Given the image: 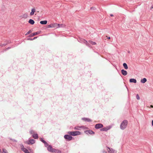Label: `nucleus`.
I'll return each instance as SVG.
<instances>
[{
    "label": "nucleus",
    "instance_id": "nucleus-21",
    "mask_svg": "<svg viewBox=\"0 0 153 153\" xmlns=\"http://www.w3.org/2000/svg\"><path fill=\"white\" fill-rule=\"evenodd\" d=\"M32 136L35 139H37L38 137L37 134H33L32 135Z\"/></svg>",
    "mask_w": 153,
    "mask_h": 153
},
{
    "label": "nucleus",
    "instance_id": "nucleus-23",
    "mask_svg": "<svg viewBox=\"0 0 153 153\" xmlns=\"http://www.w3.org/2000/svg\"><path fill=\"white\" fill-rule=\"evenodd\" d=\"M123 65L125 69H127L128 68L127 65L126 63H124L123 64Z\"/></svg>",
    "mask_w": 153,
    "mask_h": 153
},
{
    "label": "nucleus",
    "instance_id": "nucleus-37",
    "mask_svg": "<svg viewBox=\"0 0 153 153\" xmlns=\"http://www.w3.org/2000/svg\"><path fill=\"white\" fill-rule=\"evenodd\" d=\"M10 47H8V48H7L5 49V51L7 50H8V49H10Z\"/></svg>",
    "mask_w": 153,
    "mask_h": 153
},
{
    "label": "nucleus",
    "instance_id": "nucleus-35",
    "mask_svg": "<svg viewBox=\"0 0 153 153\" xmlns=\"http://www.w3.org/2000/svg\"><path fill=\"white\" fill-rule=\"evenodd\" d=\"M27 40H33V39H30V38H28L27 39Z\"/></svg>",
    "mask_w": 153,
    "mask_h": 153
},
{
    "label": "nucleus",
    "instance_id": "nucleus-31",
    "mask_svg": "<svg viewBox=\"0 0 153 153\" xmlns=\"http://www.w3.org/2000/svg\"><path fill=\"white\" fill-rule=\"evenodd\" d=\"M31 32L30 30H29L26 34L25 35H27L29 34Z\"/></svg>",
    "mask_w": 153,
    "mask_h": 153
},
{
    "label": "nucleus",
    "instance_id": "nucleus-18",
    "mask_svg": "<svg viewBox=\"0 0 153 153\" xmlns=\"http://www.w3.org/2000/svg\"><path fill=\"white\" fill-rule=\"evenodd\" d=\"M47 23V21L46 20L42 21L40 22V23L42 25H45Z\"/></svg>",
    "mask_w": 153,
    "mask_h": 153
},
{
    "label": "nucleus",
    "instance_id": "nucleus-44",
    "mask_svg": "<svg viewBox=\"0 0 153 153\" xmlns=\"http://www.w3.org/2000/svg\"><path fill=\"white\" fill-rule=\"evenodd\" d=\"M110 16H113V15L112 14H110Z\"/></svg>",
    "mask_w": 153,
    "mask_h": 153
},
{
    "label": "nucleus",
    "instance_id": "nucleus-8",
    "mask_svg": "<svg viewBox=\"0 0 153 153\" xmlns=\"http://www.w3.org/2000/svg\"><path fill=\"white\" fill-rule=\"evenodd\" d=\"M85 132L87 134H94V132L91 130H88L85 131Z\"/></svg>",
    "mask_w": 153,
    "mask_h": 153
},
{
    "label": "nucleus",
    "instance_id": "nucleus-43",
    "mask_svg": "<svg viewBox=\"0 0 153 153\" xmlns=\"http://www.w3.org/2000/svg\"><path fill=\"white\" fill-rule=\"evenodd\" d=\"M150 106L152 108H153V105H151Z\"/></svg>",
    "mask_w": 153,
    "mask_h": 153
},
{
    "label": "nucleus",
    "instance_id": "nucleus-24",
    "mask_svg": "<svg viewBox=\"0 0 153 153\" xmlns=\"http://www.w3.org/2000/svg\"><path fill=\"white\" fill-rule=\"evenodd\" d=\"M88 42L89 43L91 44L92 45H95L96 44V43L95 42H92L91 41H88Z\"/></svg>",
    "mask_w": 153,
    "mask_h": 153
},
{
    "label": "nucleus",
    "instance_id": "nucleus-26",
    "mask_svg": "<svg viewBox=\"0 0 153 153\" xmlns=\"http://www.w3.org/2000/svg\"><path fill=\"white\" fill-rule=\"evenodd\" d=\"M82 42L84 43L86 45H88V42H87V41H86V40H85V39H83L82 40Z\"/></svg>",
    "mask_w": 153,
    "mask_h": 153
},
{
    "label": "nucleus",
    "instance_id": "nucleus-9",
    "mask_svg": "<svg viewBox=\"0 0 153 153\" xmlns=\"http://www.w3.org/2000/svg\"><path fill=\"white\" fill-rule=\"evenodd\" d=\"M103 127V125L101 123L96 124L95 126V128L96 129H99L102 128Z\"/></svg>",
    "mask_w": 153,
    "mask_h": 153
},
{
    "label": "nucleus",
    "instance_id": "nucleus-15",
    "mask_svg": "<svg viewBox=\"0 0 153 153\" xmlns=\"http://www.w3.org/2000/svg\"><path fill=\"white\" fill-rule=\"evenodd\" d=\"M84 127H85L83 126H77L74 127V129L75 130H79L80 129V128H84Z\"/></svg>",
    "mask_w": 153,
    "mask_h": 153
},
{
    "label": "nucleus",
    "instance_id": "nucleus-10",
    "mask_svg": "<svg viewBox=\"0 0 153 153\" xmlns=\"http://www.w3.org/2000/svg\"><path fill=\"white\" fill-rule=\"evenodd\" d=\"M55 25H56V28L58 27H63L65 26V25L64 24H54Z\"/></svg>",
    "mask_w": 153,
    "mask_h": 153
},
{
    "label": "nucleus",
    "instance_id": "nucleus-27",
    "mask_svg": "<svg viewBox=\"0 0 153 153\" xmlns=\"http://www.w3.org/2000/svg\"><path fill=\"white\" fill-rule=\"evenodd\" d=\"M2 153H7V152L5 149H3V152Z\"/></svg>",
    "mask_w": 153,
    "mask_h": 153
},
{
    "label": "nucleus",
    "instance_id": "nucleus-6",
    "mask_svg": "<svg viewBox=\"0 0 153 153\" xmlns=\"http://www.w3.org/2000/svg\"><path fill=\"white\" fill-rule=\"evenodd\" d=\"M35 142V140L33 139H29L27 143L28 144H33Z\"/></svg>",
    "mask_w": 153,
    "mask_h": 153
},
{
    "label": "nucleus",
    "instance_id": "nucleus-19",
    "mask_svg": "<svg viewBox=\"0 0 153 153\" xmlns=\"http://www.w3.org/2000/svg\"><path fill=\"white\" fill-rule=\"evenodd\" d=\"M28 22L30 24L33 25L34 23L35 22L33 19H30L28 21Z\"/></svg>",
    "mask_w": 153,
    "mask_h": 153
},
{
    "label": "nucleus",
    "instance_id": "nucleus-36",
    "mask_svg": "<svg viewBox=\"0 0 153 153\" xmlns=\"http://www.w3.org/2000/svg\"><path fill=\"white\" fill-rule=\"evenodd\" d=\"M102 153H107V152L103 150L102 151Z\"/></svg>",
    "mask_w": 153,
    "mask_h": 153
},
{
    "label": "nucleus",
    "instance_id": "nucleus-45",
    "mask_svg": "<svg viewBox=\"0 0 153 153\" xmlns=\"http://www.w3.org/2000/svg\"><path fill=\"white\" fill-rule=\"evenodd\" d=\"M153 8V6H152V7H151V9H152Z\"/></svg>",
    "mask_w": 153,
    "mask_h": 153
},
{
    "label": "nucleus",
    "instance_id": "nucleus-1",
    "mask_svg": "<svg viewBox=\"0 0 153 153\" xmlns=\"http://www.w3.org/2000/svg\"><path fill=\"white\" fill-rule=\"evenodd\" d=\"M128 122L127 120H124L121 123L120 128L122 130L124 129L127 126Z\"/></svg>",
    "mask_w": 153,
    "mask_h": 153
},
{
    "label": "nucleus",
    "instance_id": "nucleus-34",
    "mask_svg": "<svg viewBox=\"0 0 153 153\" xmlns=\"http://www.w3.org/2000/svg\"><path fill=\"white\" fill-rule=\"evenodd\" d=\"M10 140H12L13 141H14V142H17L16 140H14V139H10Z\"/></svg>",
    "mask_w": 153,
    "mask_h": 153
},
{
    "label": "nucleus",
    "instance_id": "nucleus-11",
    "mask_svg": "<svg viewBox=\"0 0 153 153\" xmlns=\"http://www.w3.org/2000/svg\"><path fill=\"white\" fill-rule=\"evenodd\" d=\"M53 149L51 145H49V146L47 147V149L49 152H53V149Z\"/></svg>",
    "mask_w": 153,
    "mask_h": 153
},
{
    "label": "nucleus",
    "instance_id": "nucleus-41",
    "mask_svg": "<svg viewBox=\"0 0 153 153\" xmlns=\"http://www.w3.org/2000/svg\"><path fill=\"white\" fill-rule=\"evenodd\" d=\"M152 126H153V120L152 121Z\"/></svg>",
    "mask_w": 153,
    "mask_h": 153
},
{
    "label": "nucleus",
    "instance_id": "nucleus-7",
    "mask_svg": "<svg viewBox=\"0 0 153 153\" xmlns=\"http://www.w3.org/2000/svg\"><path fill=\"white\" fill-rule=\"evenodd\" d=\"M111 127V126H107L106 127L103 128H102L100 129L101 131H107L108 130L110 129Z\"/></svg>",
    "mask_w": 153,
    "mask_h": 153
},
{
    "label": "nucleus",
    "instance_id": "nucleus-12",
    "mask_svg": "<svg viewBox=\"0 0 153 153\" xmlns=\"http://www.w3.org/2000/svg\"><path fill=\"white\" fill-rule=\"evenodd\" d=\"M40 33V32H36L30 34V35L29 36V37H33V36H34L35 35L39 34Z\"/></svg>",
    "mask_w": 153,
    "mask_h": 153
},
{
    "label": "nucleus",
    "instance_id": "nucleus-2",
    "mask_svg": "<svg viewBox=\"0 0 153 153\" xmlns=\"http://www.w3.org/2000/svg\"><path fill=\"white\" fill-rule=\"evenodd\" d=\"M68 134L69 135H71L75 136L77 135H80L81 134V132L78 131H69L68 132Z\"/></svg>",
    "mask_w": 153,
    "mask_h": 153
},
{
    "label": "nucleus",
    "instance_id": "nucleus-25",
    "mask_svg": "<svg viewBox=\"0 0 153 153\" xmlns=\"http://www.w3.org/2000/svg\"><path fill=\"white\" fill-rule=\"evenodd\" d=\"M56 25H55L54 24L50 25H48V27H56Z\"/></svg>",
    "mask_w": 153,
    "mask_h": 153
},
{
    "label": "nucleus",
    "instance_id": "nucleus-5",
    "mask_svg": "<svg viewBox=\"0 0 153 153\" xmlns=\"http://www.w3.org/2000/svg\"><path fill=\"white\" fill-rule=\"evenodd\" d=\"M107 150L109 153H116L117 152L112 148H110L108 147H107Z\"/></svg>",
    "mask_w": 153,
    "mask_h": 153
},
{
    "label": "nucleus",
    "instance_id": "nucleus-33",
    "mask_svg": "<svg viewBox=\"0 0 153 153\" xmlns=\"http://www.w3.org/2000/svg\"><path fill=\"white\" fill-rule=\"evenodd\" d=\"M96 8L94 7H91V9L93 10H95Z\"/></svg>",
    "mask_w": 153,
    "mask_h": 153
},
{
    "label": "nucleus",
    "instance_id": "nucleus-28",
    "mask_svg": "<svg viewBox=\"0 0 153 153\" xmlns=\"http://www.w3.org/2000/svg\"><path fill=\"white\" fill-rule=\"evenodd\" d=\"M40 140L43 143H45L46 141H45L42 138H40Z\"/></svg>",
    "mask_w": 153,
    "mask_h": 153
},
{
    "label": "nucleus",
    "instance_id": "nucleus-22",
    "mask_svg": "<svg viewBox=\"0 0 153 153\" xmlns=\"http://www.w3.org/2000/svg\"><path fill=\"white\" fill-rule=\"evenodd\" d=\"M53 152L56 153H60L61 152L60 151L56 150V149H53Z\"/></svg>",
    "mask_w": 153,
    "mask_h": 153
},
{
    "label": "nucleus",
    "instance_id": "nucleus-40",
    "mask_svg": "<svg viewBox=\"0 0 153 153\" xmlns=\"http://www.w3.org/2000/svg\"><path fill=\"white\" fill-rule=\"evenodd\" d=\"M7 43H4V44H3V45L4 46H5V45H7Z\"/></svg>",
    "mask_w": 153,
    "mask_h": 153
},
{
    "label": "nucleus",
    "instance_id": "nucleus-3",
    "mask_svg": "<svg viewBox=\"0 0 153 153\" xmlns=\"http://www.w3.org/2000/svg\"><path fill=\"white\" fill-rule=\"evenodd\" d=\"M64 138L67 141H70L72 140L73 137L72 136L68 135H65L64 136Z\"/></svg>",
    "mask_w": 153,
    "mask_h": 153
},
{
    "label": "nucleus",
    "instance_id": "nucleus-32",
    "mask_svg": "<svg viewBox=\"0 0 153 153\" xmlns=\"http://www.w3.org/2000/svg\"><path fill=\"white\" fill-rule=\"evenodd\" d=\"M44 143L45 144V146L46 147H47V146H49L48 143L46 142L45 143Z\"/></svg>",
    "mask_w": 153,
    "mask_h": 153
},
{
    "label": "nucleus",
    "instance_id": "nucleus-17",
    "mask_svg": "<svg viewBox=\"0 0 153 153\" xmlns=\"http://www.w3.org/2000/svg\"><path fill=\"white\" fill-rule=\"evenodd\" d=\"M35 11V9L34 8H33L31 10V12H30V16L33 15Z\"/></svg>",
    "mask_w": 153,
    "mask_h": 153
},
{
    "label": "nucleus",
    "instance_id": "nucleus-13",
    "mask_svg": "<svg viewBox=\"0 0 153 153\" xmlns=\"http://www.w3.org/2000/svg\"><path fill=\"white\" fill-rule=\"evenodd\" d=\"M121 71L122 74L124 76H126L127 74V71L124 69L121 70Z\"/></svg>",
    "mask_w": 153,
    "mask_h": 153
},
{
    "label": "nucleus",
    "instance_id": "nucleus-4",
    "mask_svg": "<svg viewBox=\"0 0 153 153\" xmlns=\"http://www.w3.org/2000/svg\"><path fill=\"white\" fill-rule=\"evenodd\" d=\"M20 146L21 150L25 153H30L27 149L24 148L23 145H21Z\"/></svg>",
    "mask_w": 153,
    "mask_h": 153
},
{
    "label": "nucleus",
    "instance_id": "nucleus-42",
    "mask_svg": "<svg viewBox=\"0 0 153 153\" xmlns=\"http://www.w3.org/2000/svg\"><path fill=\"white\" fill-rule=\"evenodd\" d=\"M107 38L108 39H110V37H107Z\"/></svg>",
    "mask_w": 153,
    "mask_h": 153
},
{
    "label": "nucleus",
    "instance_id": "nucleus-29",
    "mask_svg": "<svg viewBox=\"0 0 153 153\" xmlns=\"http://www.w3.org/2000/svg\"><path fill=\"white\" fill-rule=\"evenodd\" d=\"M136 98L137 100H139L140 99V97L138 94H137L136 95Z\"/></svg>",
    "mask_w": 153,
    "mask_h": 153
},
{
    "label": "nucleus",
    "instance_id": "nucleus-38",
    "mask_svg": "<svg viewBox=\"0 0 153 153\" xmlns=\"http://www.w3.org/2000/svg\"><path fill=\"white\" fill-rule=\"evenodd\" d=\"M0 45L1 47H3V46H4V45H3V44H1Z\"/></svg>",
    "mask_w": 153,
    "mask_h": 153
},
{
    "label": "nucleus",
    "instance_id": "nucleus-39",
    "mask_svg": "<svg viewBox=\"0 0 153 153\" xmlns=\"http://www.w3.org/2000/svg\"><path fill=\"white\" fill-rule=\"evenodd\" d=\"M37 37H34L33 39V40H34V39H36V38H37Z\"/></svg>",
    "mask_w": 153,
    "mask_h": 153
},
{
    "label": "nucleus",
    "instance_id": "nucleus-16",
    "mask_svg": "<svg viewBox=\"0 0 153 153\" xmlns=\"http://www.w3.org/2000/svg\"><path fill=\"white\" fill-rule=\"evenodd\" d=\"M129 82H133L134 83H136L137 82V80L135 79L132 78L130 79Z\"/></svg>",
    "mask_w": 153,
    "mask_h": 153
},
{
    "label": "nucleus",
    "instance_id": "nucleus-30",
    "mask_svg": "<svg viewBox=\"0 0 153 153\" xmlns=\"http://www.w3.org/2000/svg\"><path fill=\"white\" fill-rule=\"evenodd\" d=\"M30 133L31 134H34V131L33 130H30Z\"/></svg>",
    "mask_w": 153,
    "mask_h": 153
},
{
    "label": "nucleus",
    "instance_id": "nucleus-20",
    "mask_svg": "<svg viewBox=\"0 0 153 153\" xmlns=\"http://www.w3.org/2000/svg\"><path fill=\"white\" fill-rule=\"evenodd\" d=\"M147 81V79L145 78H144L141 80L140 82L143 83H145Z\"/></svg>",
    "mask_w": 153,
    "mask_h": 153
},
{
    "label": "nucleus",
    "instance_id": "nucleus-14",
    "mask_svg": "<svg viewBox=\"0 0 153 153\" xmlns=\"http://www.w3.org/2000/svg\"><path fill=\"white\" fill-rule=\"evenodd\" d=\"M82 119L85 121L88 122H91V120L90 119L88 118H82Z\"/></svg>",
    "mask_w": 153,
    "mask_h": 153
}]
</instances>
